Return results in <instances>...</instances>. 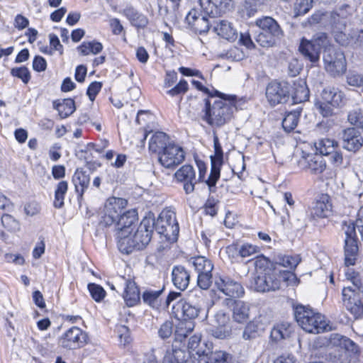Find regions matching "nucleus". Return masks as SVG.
Wrapping results in <instances>:
<instances>
[{
	"mask_svg": "<svg viewBox=\"0 0 363 363\" xmlns=\"http://www.w3.org/2000/svg\"><path fill=\"white\" fill-rule=\"evenodd\" d=\"M269 264L268 259L265 257L258 258L255 261L258 274L254 279V287L256 291H276L281 287L282 283L289 285L296 282V277L294 272L287 270L277 271L275 267H269Z\"/></svg>",
	"mask_w": 363,
	"mask_h": 363,
	"instance_id": "obj_1",
	"label": "nucleus"
},
{
	"mask_svg": "<svg viewBox=\"0 0 363 363\" xmlns=\"http://www.w3.org/2000/svg\"><path fill=\"white\" fill-rule=\"evenodd\" d=\"M214 92L220 99L215 101L212 106L208 99L204 100V114L202 118L212 126L220 127L231 118L235 107L233 96L228 98L227 95L218 91H214Z\"/></svg>",
	"mask_w": 363,
	"mask_h": 363,
	"instance_id": "obj_2",
	"label": "nucleus"
},
{
	"mask_svg": "<svg viewBox=\"0 0 363 363\" xmlns=\"http://www.w3.org/2000/svg\"><path fill=\"white\" fill-rule=\"evenodd\" d=\"M155 218L145 217L135 232L123 241L118 242V250L123 254H130L134 250H143L150 242L154 230Z\"/></svg>",
	"mask_w": 363,
	"mask_h": 363,
	"instance_id": "obj_3",
	"label": "nucleus"
},
{
	"mask_svg": "<svg viewBox=\"0 0 363 363\" xmlns=\"http://www.w3.org/2000/svg\"><path fill=\"white\" fill-rule=\"evenodd\" d=\"M259 30L255 37V41L263 48H272L284 36V32L273 18L264 16L255 21Z\"/></svg>",
	"mask_w": 363,
	"mask_h": 363,
	"instance_id": "obj_4",
	"label": "nucleus"
},
{
	"mask_svg": "<svg viewBox=\"0 0 363 363\" xmlns=\"http://www.w3.org/2000/svg\"><path fill=\"white\" fill-rule=\"evenodd\" d=\"M294 316L298 325L309 333H320L328 326L325 317L311 308L298 305L294 308Z\"/></svg>",
	"mask_w": 363,
	"mask_h": 363,
	"instance_id": "obj_5",
	"label": "nucleus"
},
{
	"mask_svg": "<svg viewBox=\"0 0 363 363\" xmlns=\"http://www.w3.org/2000/svg\"><path fill=\"white\" fill-rule=\"evenodd\" d=\"M342 303L355 319L363 316V284L355 281L354 285L345 286L342 291Z\"/></svg>",
	"mask_w": 363,
	"mask_h": 363,
	"instance_id": "obj_6",
	"label": "nucleus"
},
{
	"mask_svg": "<svg viewBox=\"0 0 363 363\" xmlns=\"http://www.w3.org/2000/svg\"><path fill=\"white\" fill-rule=\"evenodd\" d=\"M154 228L169 240H177L179 232V224L174 212L162 211L157 219L155 220Z\"/></svg>",
	"mask_w": 363,
	"mask_h": 363,
	"instance_id": "obj_7",
	"label": "nucleus"
},
{
	"mask_svg": "<svg viewBox=\"0 0 363 363\" xmlns=\"http://www.w3.org/2000/svg\"><path fill=\"white\" fill-rule=\"evenodd\" d=\"M323 61L326 72L333 77L343 74L347 69L344 53L333 48L326 49L323 54Z\"/></svg>",
	"mask_w": 363,
	"mask_h": 363,
	"instance_id": "obj_8",
	"label": "nucleus"
},
{
	"mask_svg": "<svg viewBox=\"0 0 363 363\" xmlns=\"http://www.w3.org/2000/svg\"><path fill=\"white\" fill-rule=\"evenodd\" d=\"M127 205V201L122 198H109L104 209V216L101 223L106 226H110L115 223L121 216L124 213L123 210Z\"/></svg>",
	"mask_w": 363,
	"mask_h": 363,
	"instance_id": "obj_9",
	"label": "nucleus"
},
{
	"mask_svg": "<svg viewBox=\"0 0 363 363\" xmlns=\"http://www.w3.org/2000/svg\"><path fill=\"white\" fill-rule=\"evenodd\" d=\"M185 152L182 147L174 143L168 146L159 155V162L167 169H174L184 162Z\"/></svg>",
	"mask_w": 363,
	"mask_h": 363,
	"instance_id": "obj_10",
	"label": "nucleus"
},
{
	"mask_svg": "<svg viewBox=\"0 0 363 363\" xmlns=\"http://www.w3.org/2000/svg\"><path fill=\"white\" fill-rule=\"evenodd\" d=\"M137 220L136 211L130 210L123 213L116 222L113 223L115 225V236L118 245L119 241H123L131 235Z\"/></svg>",
	"mask_w": 363,
	"mask_h": 363,
	"instance_id": "obj_11",
	"label": "nucleus"
},
{
	"mask_svg": "<svg viewBox=\"0 0 363 363\" xmlns=\"http://www.w3.org/2000/svg\"><path fill=\"white\" fill-rule=\"evenodd\" d=\"M214 285L218 291L228 296V298H239L245 295L242 285L228 277H216Z\"/></svg>",
	"mask_w": 363,
	"mask_h": 363,
	"instance_id": "obj_12",
	"label": "nucleus"
},
{
	"mask_svg": "<svg viewBox=\"0 0 363 363\" xmlns=\"http://www.w3.org/2000/svg\"><path fill=\"white\" fill-rule=\"evenodd\" d=\"M266 97L271 106L286 103L289 99V86L286 82H270L266 89Z\"/></svg>",
	"mask_w": 363,
	"mask_h": 363,
	"instance_id": "obj_13",
	"label": "nucleus"
},
{
	"mask_svg": "<svg viewBox=\"0 0 363 363\" xmlns=\"http://www.w3.org/2000/svg\"><path fill=\"white\" fill-rule=\"evenodd\" d=\"M213 143L215 154L211 156V173L206 181L210 189L216 186L217 181L220 178V167L223 164V150L217 136L214 137Z\"/></svg>",
	"mask_w": 363,
	"mask_h": 363,
	"instance_id": "obj_14",
	"label": "nucleus"
},
{
	"mask_svg": "<svg viewBox=\"0 0 363 363\" xmlns=\"http://www.w3.org/2000/svg\"><path fill=\"white\" fill-rule=\"evenodd\" d=\"M86 337V334L81 328L73 326L62 335L60 343L64 348L74 350L82 347Z\"/></svg>",
	"mask_w": 363,
	"mask_h": 363,
	"instance_id": "obj_15",
	"label": "nucleus"
},
{
	"mask_svg": "<svg viewBox=\"0 0 363 363\" xmlns=\"http://www.w3.org/2000/svg\"><path fill=\"white\" fill-rule=\"evenodd\" d=\"M223 304L232 311V318L236 323H244L249 319L250 303L241 300L225 298Z\"/></svg>",
	"mask_w": 363,
	"mask_h": 363,
	"instance_id": "obj_16",
	"label": "nucleus"
},
{
	"mask_svg": "<svg viewBox=\"0 0 363 363\" xmlns=\"http://www.w3.org/2000/svg\"><path fill=\"white\" fill-rule=\"evenodd\" d=\"M206 14L216 17L230 11L233 8V0H199Z\"/></svg>",
	"mask_w": 363,
	"mask_h": 363,
	"instance_id": "obj_17",
	"label": "nucleus"
},
{
	"mask_svg": "<svg viewBox=\"0 0 363 363\" xmlns=\"http://www.w3.org/2000/svg\"><path fill=\"white\" fill-rule=\"evenodd\" d=\"M174 177L178 182L183 184V188L186 194H189L194 191L197 179L193 166L189 164L183 165L174 173Z\"/></svg>",
	"mask_w": 363,
	"mask_h": 363,
	"instance_id": "obj_18",
	"label": "nucleus"
},
{
	"mask_svg": "<svg viewBox=\"0 0 363 363\" xmlns=\"http://www.w3.org/2000/svg\"><path fill=\"white\" fill-rule=\"evenodd\" d=\"M212 345L204 344L206 351L198 352L194 357V363H229V354L223 351H211Z\"/></svg>",
	"mask_w": 363,
	"mask_h": 363,
	"instance_id": "obj_19",
	"label": "nucleus"
},
{
	"mask_svg": "<svg viewBox=\"0 0 363 363\" xmlns=\"http://www.w3.org/2000/svg\"><path fill=\"white\" fill-rule=\"evenodd\" d=\"M345 264L346 267L353 266L357 259L358 247L355 239L354 228L347 227L345 229Z\"/></svg>",
	"mask_w": 363,
	"mask_h": 363,
	"instance_id": "obj_20",
	"label": "nucleus"
},
{
	"mask_svg": "<svg viewBox=\"0 0 363 363\" xmlns=\"http://www.w3.org/2000/svg\"><path fill=\"white\" fill-rule=\"evenodd\" d=\"M363 145V132L356 128H348L342 134V146L350 152L358 151Z\"/></svg>",
	"mask_w": 363,
	"mask_h": 363,
	"instance_id": "obj_21",
	"label": "nucleus"
},
{
	"mask_svg": "<svg viewBox=\"0 0 363 363\" xmlns=\"http://www.w3.org/2000/svg\"><path fill=\"white\" fill-rule=\"evenodd\" d=\"M301 168L309 170L313 174L322 173L325 169V162L321 155L308 154L298 161Z\"/></svg>",
	"mask_w": 363,
	"mask_h": 363,
	"instance_id": "obj_22",
	"label": "nucleus"
},
{
	"mask_svg": "<svg viewBox=\"0 0 363 363\" xmlns=\"http://www.w3.org/2000/svg\"><path fill=\"white\" fill-rule=\"evenodd\" d=\"M186 20L195 32L200 34L208 31L210 23L205 15L200 13L197 10L192 9L186 15Z\"/></svg>",
	"mask_w": 363,
	"mask_h": 363,
	"instance_id": "obj_23",
	"label": "nucleus"
},
{
	"mask_svg": "<svg viewBox=\"0 0 363 363\" xmlns=\"http://www.w3.org/2000/svg\"><path fill=\"white\" fill-rule=\"evenodd\" d=\"M332 212V203L328 194H321L316 199L311 211V216L313 218L328 217Z\"/></svg>",
	"mask_w": 363,
	"mask_h": 363,
	"instance_id": "obj_24",
	"label": "nucleus"
},
{
	"mask_svg": "<svg viewBox=\"0 0 363 363\" xmlns=\"http://www.w3.org/2000/svg\"><path fill=\"white\" fill-rule=\"evenodd\" d=\"M172 277L173 284L177 289L184 291L188 287L190 281V274L184 267H174Z\"/></svg>",
	"mask_w": 363,
	"mask_h": 363,
	"instance_id": "obj_25",
	"label": "nucleus"
},
{
	"mask_svg": "<svg viewBox=\"0 0 363 363\" xmlns=\"http://www.w3.org/2000/svg\"><path fill=\"white\" fill-rule=\"evenodd\" d=\"M122 13L128 19L132 26L138 28H144L148 24L147 17L133 6L126 7L123 10Z\"/></svg>",
	"mask_w": 363,
	"mask_h": 363,
	"instance_id": "obj_26",
	"label": "nucleus"
},
{
	"mask_svg": "<svg viewBox=\"0 0 363 363\" xmlns=\"http://www.w3.org/2000/svg\"><path fill=\"white\" fill-rule=\"evenodd\" d=\"M169 143V136L163 132H156L152 134L149 141V150L159 154L164 151Z\"/></svg>",
	"mask_w": 363,
	"mask_h": 363,
	"instance_id": "obj_27",
	"label": "nucleus"
},
{
	"mask_svg": "<svg viewBox=\"0 0 363 363\" xmlns=\"http://www.w3.org/2000/svg\"><path fill=\"white\" fill-rule=\"evenodd\" d=\"M213 30L219 36L228 40H233L237 36V31L231 23L225 20H220L213 26Z\"/></svg>",
	"mask_w": 363,
	"mask_h": 363,
	"instance_id": "obj_28",
	"label": "nucleus"
},
{
	"mask_svg": "<svg viewBox=\"0 0 363 363\" xmlns=\"http://www.w3.org/2000/svg\"><path fill=\"white\" fill-rule=\"evenodd\" d=\"M301 261L299 255L291 256L279 253L274 256L272 266L276 268V266L279 265L290 269H295Z\"/></svg>",
	"mask_w": 363,
	"mask_h": 363,
	"instance_id": "obj_29",
	"label": "nucleus"
},
{
	"mask_svg": "<svg viewBox=\"0 0 363 363\" xmlns=\"http://www.w3.org/2000/svg\"><path fill=\"white\" fill-rule=\"evenodd\" d=\"M315 46L316 45H314L311 40L303 38L301 41L298 50L306 59L315 63L318 62L320 58V52Z\"/></svg>",
	"mask_w": 363,
	"mask_h": 363,
	"instance_id": "obj_30",
	"label": "nucleus"
},
{
	"mask_svg": "<svg viewBox=\"0 0 363 363\" xmlns=\"http://www.w3.org/2000/svg\"><path fill=\"white\" fill-rule=\"evenodd\" d=\"M72 182L75 186L76 192L82 197L89 185L90 177L83 170L77 169L73 175Z\"/></svg>",
	"mask_w": 363,
	"mask_h": 363,
	"instance_id": "obj_31",
	"label": "nucleus"
},
{
	"mask_svg": "<svg viewBox=\"0 0 363 363\" xmlns=\"http://www.w3.org/2000/svg\"><path fill=\"white\" fill-rule=\"evenodd\" d=\"M164 289V286L159 287L157 289H146L142 294L143 302L152 308L158 307L160 304V297Z\"/></svg>",
	"mask_w": 363,
	"mask_h": 363,
	"instance_id": "obj_32",
	"label": "nucleus"
},
{
	"mask_svg": "<svg viewBox=\"0 0 363 363\" xmlns=\"http://www.w3.org/2000/svg\"><path fill=\"white\" fill-rule=\"evenodd\" d=\"M291 332L292 327L291 324L287 322H283L274 326L271 331L270 337L272 340L279 342L288 338Z\"/></svg>",
	"mask_w": 363,
	"mask_h": 363,
	"instance_id": "obj_33",
	"label": "nucleus"
},
{
	"mask_svg": "<svg viewBox=\"0 0 363 363\" xmlns=\"http://www.w3.org/2000/svg\"><path fill=\"white\" fill-rule=\"evenodd\" d=\"M343 94L335 88L325 89L321 94V100L323 102L338 107L342 101Z\"/></svg>",
	"mask_w": 363,
	"mask_h": 363,
	"instance_id": "obj_34",
	"label": "nucleus"
},
{
	"mask_svg": "<svg viewBox=\"0 0 363 363\" xmlns=\"http://www.w3.org/2000/svg\"><path fill=\"white\" fill-rule=\"evenodd\" d=\"M53 107L58 111L62 118H65L72 114L75 109L74 101L72 99H65L61 102L53 103Z\"/></svg>",
	"mask_w": 363,
	"mask_h": 363,
	"instance_id": "obj_35",
	"label": "nucleus"
},
{
	"mask_svg": "<svg viewBox=\"0 0 363 363\" xmlns=\"http://www.w3.org/2000/svg\"><path fill=\"white\" fill-rule=\"evenodd\" d=\"M123 298L128 306H133L139 301V289L135 286V283L131 281L126 283Z\"/></svg>",
	"mask_w": 363,
	"mask_h": 363,
	"instance_id": "obj_36",
	"label": "nucleus"
},
{
	"mask_svg": "<svg viewBox=\"0 0 363 363\" xmlns=\"http://www.w3.org/2000/svg\"><path fill=\"white\" fill-rule=\"evenodd\" d=\"M189 262L193 265L198 274L211 272L213 269L211 261L203 256L191 258Z\"/></svg>",
	"mask_w": 363,
	"mask_h": 363,
	"instance_id": "obj_37",
	"label": "nucleus"
},
{
	"mask_svg": "<svg viewBox=\"0 0 363 363\" xmlns=\"http://www.w3.org/2000/svg\"><path fill=\"white\" fill-rule=\"evenodd\" d=\"M294 91L293 94V99L296 103H301L308 100L309 90L303 80H298L294 84Z\"/></svg>",
	"mask_w": 363,
	"mask_h": 363,
	"instance_id": "obj_38",
	"label": "nucleus"
},
{
	"mask_svg": "<svg viewBox=\"0 0 363 363\" xmlns=\"http://www.w3.org/2000/svg\"><path fill=\"white\" fill-rule=\"evenodd\" d=\"M194 328V323L190 320H184L179 322L174 329L175 339L179 341H182V340L193 330Z\"/></svg>",
	"mask_w": 363,
	"mask_h": 363,
	"instance_id": "obj_39",
	"label": "nucleus"
},
{
	"mask_svg": "<svg viewBox=\"0 0 363 363\" xmlns=\"http://www.w3.org/2000/svg\"><path fill=\"white\" fill-rule=\"evenodd\" d=\"M301 110L298 108L288 113L282 121V127L286 132L292 131L297 125Z\"/></svg>",
	"mask_w": 363,
	"mask_h": 363,
	"instance_id": "obj_40",
	"label": "nucleus"
},
{
	"mask_svg": "<svg viewBox=\"0 0 363 363\" xmlns=\"http://www.w3.org/2000/svg\"><path fill=\"white\" fill-rule=\"evenodd\" d=\"M337 145V143L334 140L324 138L319 140V142L315 144V148L320 155L328 156L330 153H333L335 150H336Z\"/></svg>",
	"mask_w": 363,
	"mask_h": 363,
	"instance_id": "obj_41",
	"label": "nucleus"
},
{
	"mask_svg": "<svg viewBox=\"0 0 363 363\" xmlns=\"http://www.w3.org/2000/svg\"><path fill=\"white\" fill-rule=\"evenodd\" d=\"M68 189V184L66 181L60 182L55 191L54 206L60 208L64 205L65 196Z\"/></svg>",
	"mask_w": 363,
	"mask_h": 363,
	"instance_id": "obj_42",
	"label": "nucleus"
},
{
	"mask_svg": "<svg viewBox=\"0 0 363 363\" xmlns=\"http://www.w3.org/2000/svg\"><path fill=\"white\" fill-rule=\"evenodd\" d=\"M102 49V44L96 41L84 42L77 48V50L82 55H88L89 54L96 55L99 53Z\"/></svg>",
	"mask_w": 363,
	"mask_h": 363,
	"instance_id": "obj_43",
	"label": "nucleus"
},
{
	"mask_svg": "<svg viewBox=\"0 0 363 363\" xmlns=\"http://www.w3.org/2000/svg\"><path fill=\"white\" fill-rule=\"evenodd\" d=\"M201 335H194L190 337L188 342V351L189 357L191 359V362L194 363V354H196L198 352L200 351H206L207 347H204V344L203 346L200 345L201 343Z\"/></svg>",
	"mask_w": 363,
	"mask_h": 363,
	"instance_id": "obj_44",
	"label": "nucleus"
},
{
	"mask_svg": "<svg viewBox=\"0 0 363 363\" xmlns=\"http://www.w3.org/2000/svg\"><path fill=\"white\" fill-rule=\"evenodd\" d=\"M260 335V329L259 328V324L253 320L249 322L246 326L245 327L242 337L246 340H250L252 339H255Z\"/></svg>",
	"mask_w": 363,
	"mask_h": 363,
	"instance_id": "obj_45",
	"label": "nucleus"
},
{
	"mask_svg": "<svg viewBox=\"0 0 363 363\" xmlns=\"http://www.w3.org/2000/svg\"><path fill=\"white\" fill-rule=\"evenodd\" d=\"M1 221L2 225L9 231L17 232L21 229L19 221L9 214H3Z\"/></svg>",
	"mask_w": 363,
	"mask_h": 363,
	"instance_id": "obj_46",
	"label": "nucleus"
},
{
	"mask_svg": "<svg viewBox=\"0 0 363 363\" xmlns=\"http://www.w3.org/2000/svg\"><path fill=\"white\" fill-rule=\"evenodd\" d=\"M313 0H296L294 5L296 16H302L308 13L312 8Z\"/></svg>",
	"mask_w": 363,
	"mask_h": 363,
	"instance_id": "obj_47",
	"label": "nucleus"
},
{
	"mask_svg": "<svg viewBox=\"0 0 363 363\" xmlns=\"http://www.w3.org/2000/svg\"><path fill=\"white\" fill-rule=\"evenodd\" d=\"M349 122L354 125L357 129H361L363 132V111L357 110L351 111L348 115Z\"/></svg>",
	"mask_w": 363,
	"mask_h": 363,
	"instance_id": "obj_48",
	"label": "nucleus"
},
{
	"mask_svg": "<svg viewBox=\"0 0 363 363\" xmlns=\"http://www.w3.org/2000/svg\"><path fill=\"white\" fill-rule=\"evenodd\" d=\"M345 21H343L340 25L336 26V31H334V36L335 40L341 45H346L348 44V38L344 30H345Z\"/></svg>",
	"mask_w": 363,
	"mask_h": 363,
	"instance_id": "obj_49",
	"label": "nucleus"
},
{
	"mask_svg": "<svg viewBox=\"0 0 363 363\" xmlns=\"http://www.w3.org/2000/svg\"><path fill=\"white\" fill-rule=\"evenodd\" d=\"M328 156H330V162L336 167H347L350 165V160H344L341 152L335 150Z\"/></svg>",
	"mask_w": 363,
	"mask_h": 363,
	"instance_id": "obj_50",
	"label": "nucleus"
},
{
	"mask_svg": "<svg viewBox=\"0 0 363 363\" xmlns=\"http://www.w3.org/2000/svg\"><path fill=\"white\" fill-rule=\"evenodd\" d=\"M232 333L231 326H214L211 330L213 337L218 339H225L229 337Z\"/></svg>",
	"mask_w": 363,
	"mask_h": 363,
	"instance_id": "obj_51",
	"label": "nucleus"
},
{
	"mask_svg": "<svg viewBox=\"0 0 363 363\" xmlns=\"http://www.w3.org/2000/svg\"><path fill=\"white\" fill-rule=\"evenodd\" d=\"M352 226L354 228V233H356V229L359 233L362 240H363V206L361 207L357 213V217L355 223H350L349 225H345L343 227V230L345 232V229L347 227Z\"/></svg>",
	"mask_w": 363,
	"mask_h": 363,
	"instance_id": "obj_52",
	"label": "nucleus"
},
{
	"mask_svg": "<svg viewBox=\"0 0 363 363\" xmlns=\"http://www.w3.org/2000/svg\"><path fill=\"white\" fill-rule=\"evenodd\" d=\"M173 331V323L170 320H167L160 325L158 330V335L160 338L165 340L172 336Z\"/></svg>",
	"mask_w": 363,
	"mask_h": 363,
	"instance_id": "obj_53",
	"label": "nucleus"
},
{
	"mask_svg": "<svg viewBox=\"0 0 363 363\" xmlns=\"http://www.w3.org/2000/svg\"><path fill=\"white\" fill-rule=\"evenodd\" d=\"M182 313L184 316L189 318L190 320L196 318L199 313V308L193 306L190 303L185 302L182 303Z\"/></svg>",
	"mask_w": 363,
	"mask_h": 363,
	"instance_id": "obj_54",
	"label": "nucleus"
},
{
	"mask_svg": "<svg viewBox=\"0 0 363 363\" xmlns=\"http://www.w3.org/2000/svg\"><path fill=\"white\" fill-rule=\"evenodd\" d=\"M88 289L91 297L96 301L99 302L105 297L106 291L101 286L96 284H89Z\"/></svg>",
	"mask_w": 363,
	"mask_h": 363,
	"instance_id": "obj_55",
	"label": "nucleus"
},
{
	"mask_svg": "<svg viewBox=\"0 0 363 363\" xmlns=\"http://www.w3.org/2000/svg\"><path fill=\"white\" fill-rule=\"evenodd\" d=\"M12 76L21 79L23 83L27 84L30 79V74L26 67L13 68L11 70Z\"/></svg>",
	"mask_w": 363,
	"mask_h": 363,
	"instance_id": "obj_56",
	"label": "nucleus"
},
{
	"mask_svg": "<svg viewBox=\"0 0 363 363\" xmlns=\"http://www.w3.org/2000/svg\"><path fill=\"white\" fill-rule=\"evenodd\" d=\"M212 284L211 272L198 274L197 284L201 289H208Z\"/></svg>",
	"mask_w": 363,
	"mask_h": 363,
	"instance_id": "obj_57",
	"label": "nucleus"
},
{
	"mask_svg": "<svg viewBox=\"0 0 363 363\" xmlns=\"http://www.w3.org/2000/svg\"><path fill=\"white\" fill-rule=\"evenodd\" d=\"M346 79L347 83L350 86L361 87L363 91V74L356 72H349Z\"/></svg>",
	"mask_w": 363,
	"mask_h": 363,
	"instance_id": "obj_58",
	"label": "nucleus"
},
{
	"mask_svg": "<svg viewBox=\"0 0 363 363\" xmlns=\"http://www.w3.org/2000/svg\"><path fill=\"white\" fill-rule=\"evenodd\" d=\"M258 252V247L250 243L240 245V256L242 258L250 257Z\"/></svg>",
	"mask_w": 363,
	"mask_h": 363,
	"instance_id": "obj_59",
	"label": "nucleus"
},
{
	"mask_svg": "<svg viewBox=\"0 0 363 363\" xmlns=\"http://www.w3.org/2000/svg\"><path fill=\"white\" fill-rule=\"evenodd\" d=\"M310 40L313 42L314 45H316L315 47L319 52H320V49L328 43V36L325 33L315 34Z\"/></svg>",
	"mask_w": 363,
	"mask_h": 363,
	"instance_id": "obj_60",
	"label": "nucleus"
},
{
	"mask_svg": "<svg viewBox=\"0 0 363 363\" xmlns=\"http://www.w3.org/2000/svg\"><path fill=\"white\" fill-rule=\"evenodd\" d=\"M315 106L319 111V113L323 117H328L333 114L334 108L335 106H332L331 104H327L322 101H319L315 104Z\"/></svg>",
	"mask_w": 363,
	"mask_h": 363,
	"instance_id": "obj_61",
	"label": "nucleus"
},
{
	"mask_svg": "<svg viewBox=\"0 0 363 363\" xmlns=\"http://www.w3.org/2000/svg\"><path fill=\"white\" fill-rule=\"evenodd\" d=\"M118 337L121 344L125 345L130 340L129 328L125 325H118L116 328Z\"/></svg>",
	"mask_w": 363,
	"mask_h": 363,
	"instance_id": "obj_62",
	"label": "nucleus"
},
{
	"mask_svg": "<svg viewBox=\"0 0 363 363\" xmlns=\"http://www.w3.org/2000/svg\"><path fill=\"white\" fill-rule=\"evenodd\" d=\"M258 7L257 5L250 1V0H245L242 10V16L247 18L253 16L257 13Z\"/></svg>",
	"mask_w": 363,
	"mask_h": 363,
	"instance_id": "obj_63",
	"label": "nucleus"
},
{
	"mask_svg": "<svg viewBox=\"0 0 363 363\" xmlns=\"http://www.w3.org/2000/svg\"><path fill=\"white\" fill-rule=\"evenodd\" d=\"M188 90V83L186 80L182 79L172 89L167 91V94L172 96L179 94H184Z\"/></svg>",
	"mask_w": 363,
	"mask_h": 363,
	"instance_id": "obj_64",
	"label": "nucleus"
}]
</instances>
